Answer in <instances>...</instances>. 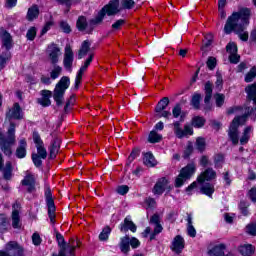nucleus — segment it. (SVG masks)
<instances>
[{
	"mask_svg": "<svg viewBox=\"0 0 256 256\" xmlns=\"http://www.w3.org/2000/svg\"><path fill=\"white\" fill-rule=\"evenodd\" d=\"M249 115H253L254 119H256V109L251 108L249 110L248 108V114H244L242 116H236L230 124V129H239V127H243V125L247 123V117H249Z\"/></svg>",
	"mask_w": 256,
	"mask_h": 256,
	"instance_id": "obj_8",
	"label": "nucleus"
},
{
	"mask_svg": "<svg viewBox=\"0 0 256 256\" xmlns=\"http://www.w3.org/2000/svg\"><path fill=\"white\" fill-rule=\"evenodd\" d=\"M129 244L132 249H139L141 247V241L136 237H129Z\"/></svg>",
	"mask_w": 256,
	"mask_h": 256,
	"instance_id": "obj_56",
	"label": "nucleus"
},
{
	"mask_svg": "<svg viewBox=\"0 0 256 256\" xmlns=\"http://www.w3.org/2000/svg\"><path fill=\"white\" fill-rule=\"evenodd\" d=\"M35 37H37V28L30 27L26 33V38L28 39V41H34Z\"/></svg>",
	"mask_w": 256,
	"mask_h": 256,
	"instance_id": "obj_50",
	"label": "nucleus"
},
{
	"mask_svg": "<svg viewBox=\"0 0 256 256\" xmlns=\"http://www.w3.org/2000/svg\"><path fill=\"white\" fill-rule=\"evenodd\" d=\"M7 227H9L7 217H5L3 214H0V233H5V231H7Z\"/></svg>",
	"mask_w": 256,
	"mask_h": 256,
	"instance_id": "obj_45",
	"label": "nucleus"
},
{
	"mask_svg": "<svg viewBox=\"0 0 256 256\" xmlns=\"http://www.w3.org/2000/svg\"><path fill=\"white\" fill-rule=\"evenodd\" d=\"M76 27L78 31H85L87 33V29L89 27L87 18H85V16H80L76 22Z\"/></svg>",
	"mask_w": 256,
	"mask_h": 256,
	"instance_id": "obj_37",
	"label": "nucleus"
},
{
	"mask_svg": "<svg viewBox=\"0 0 256 256\" xmlns=\"http://www.w3.org/2000/svg\"><path fill=\"white\" fill-rule=\"evenodd\" d=\"M109 235H111V227L106 226L102 229L101 233L99 234V240L107 241L109 239Z\"/></svg>",
	"mask_w": 256,
	"mask_h": 256,
	"instance_id": "obj_41",
	"label": "nucleus"
},
{
	"mask_svg": "<svg viewBox=\"0 0 256 256\" xmlns=\"http://www.w3.org/2000/svg\"><path fill=\"white\" fill-rule=\"evenodd\" d=\"M56 240L60 250L58 255L53 254V256H65V252L67 251V242H65V237H63L61 233L56 232Z\"/></svg>",
	"mask_w": 256,
	"mask_h": 256,
	"instance_id": "obj_24",
	"label": "nucleus"
},
{
	"mask_svg": "<svg viewBox=\"0 0 256 256\" xmlns=\"http://www.w3.org/2000/svg\"><path fill=\"white\" fill-rule=\"evenodd\" d=\"M41 159H43V158H41V156H39L35 153L32 154V161H33L35 167H41V165H43V161Z\"/></svg>",
	"mask_w": 256,
	"mask_h": 256,
	"instance_id": "obj_62",
	"label": "nucleus"
},
{
	"mask_svg": "<svg viewBox=\"0 0 256 256\" xmlns=\"http://www.w3.org/2000/svg\"><path fill=\"white\" fill-rule=\"evenodd\" d=\"M217 172L213 170V168H207L204 172H202L198 178V183H205V181H213V179H216Z\"/></svg>",
	"mask_w": 256,
	"mask_h": 256,
	"instance_id": "obj_17",
	"label": "nucleus"
},
{
	"mask_svg": "<svg viewBox=\"0 0 256 256\" xmlns=\"http://www.w3.org/2000/svg\"><path fill=\"white\" fill-rule=\"evenodd\" d=\"M37 154L41 157V159H47V149H45V145L36 146Z\"/></svg>",
	"mask_w": 256,
	"mask_h": 256,
	"instance_id": "obj_55",
	"label": "nucleus"
},
{
	"mask_svg": "<svg viewBox=\"0 0 256 256\" xmlns=\"http://www.w3.org/2000/svg\"><path fill=\"white\" fill-rule=\"evenodd\" d=\"M116 193H118V195H127V193H129V186L127 185L118 186L116 189Z\"/></svg>",
	"mask_w": 256,
	"mask_h": 256,
	"instance_id": "obj_63",
	"label": "nucleus"
},
{
	"mask_svg": "<svg viewBox=\"0 0 256 256\" xmlns=\"http://www.w3.org/2000/svg\"><path fill=\"white\" fill-rule=\"evenodd\" d=\"M63 68L61 66H54V69L50 72L51 79H57L61 75Z\"/></svg>",
	"mask_w": 256,
	"mask_h": 256,
	"instance_id": "obj_51",
	"label": "nucleus"
},
{
	"mask_svg": "<svg viewBox=\"0 0 256 256\" xmlns=\"http://www.w3.org/2000/svg\"><path fill=\"white\" fill-rule=\"evenodd\" d=\"M15 155L17 159H25L27 157V140L25 138L19 140Z\"/></svg>",
	"mask_w": 256,
	"mask_h": 256,
	"instance_id": "obj_20",
	"label": "nucleus"
},
{
	"mask_svg": "<svg viewBox=\"0 0 256 256\" xmlns=\"http://www.w3.org/2000/svg\"><path fill=\"white\" fill-rule=\"evenodd\" d=\"M5 251H7L10 256H23L24 249L19 243L15 241H10L5 246Z\"/></svg>",
	"mask_w": 256,
	"mask_h": 256,
	"instance_id": "obj_13",
	"label": "nucleus"
},
{
	"mask_svg": "<svg viewBox=\"0 0 256 256\" xmlns=\"http://www.w3.org/2000/svg\"><path fill=\"white\" fill-rule=\"evenodd\" d=\"M226 51H227V53H229V55H233V54L237 53V44H235L233 42L228 43L226 46Z\"/></svg>",
	"mask_w": 256,
	"mask_h": 256,
	"instance_id": "obj_60",
	"label": "nucleus"
},
{
	"mask_svg": "<svg viewBox=\"0 0 256 256\" xmlns=\"http://www.w3.org/2000/svg\"><path fill=\"white\" fill-rule=\"evenodd\" d=\"M47 53L52 65H57L59 57H61V48L57 44L52 43L48 46Z\"/></svg>",
	"mask_w": 256,
	"mask_h": 256,
	"instance_id": "obj_12",
	"label": "nucleus"
},
{
	"mask_svg": "<svg viewBox=\"0 0 256 256\" xmlns=\"http://www.w3.org/2000/svg\"><path fill=\"white\" fill-rule=\"evenodd\" d=\"M143 163L146 167H155V165H157V160H155L153 153L148 152L144 154Z\"/></svg>",
	"mask_w": 256,
	"mask_h": 256,
	"instance_id": "obj_33",
	"label": "nucleus"
},
{
	"mask_svg": "<svg viewBox=\"0 0 256 256\" xmlns=\"http://www.w3.org/2000/svg\"><path fill=\"white\" fill-rule=\"evenodd\" d=\"M245 91L247 93V99L253 101L254 105H256V82L248 85Z\"/></svg>",
	"mask_w": 256,
	"mask_h": 256,
	"instance_id": "obj_28",
	"label": "nucleus"
},
{
	"mask_svg": "<svg viewBox=\"0 0 256 256\" xmlns=\"http://www.w3.org/2000/svg\"><path fill=\"white\" fill-rule=\"evenodd\" d=\"M21 183L25 187H28L27 188L28 193H35V191H36V188H35V185H36L35 176H33L31 174L26 175Z\"/></svg>",
	"mask_w": 256,
	"mask_h": 256,
	"instance_id": "obj_21",
	"label": "nucleus"
},
{
	"mask_svg": "<svg viewBox=\"0 0 256 256\" xmlns=\"http://www.w3.org/2000/svg\"><path fill=\"white\" fill-rule=\"evenodd\" d=\"M204 38H205L206 41L202 45L201 49L203 51H207V47H211V45L213 43V34H211V33L205 34Z\"/></svg>",
	"mask_w": 256,
	"mask_h": 256,
	"instance_id": "obj_42",
	"label": "nucleus"
},
{
	"mask_svg": "<svg viewBox=\"0 0 256 256\" xmlns=\"http://www.w3.org/2000/svg\"><path fill=\"white\" fill-rule=\"evenodd\" d=\"M241 137V133L238 129H229L228 130V139L231 141L232 144L238 145L239 138Z\"/></svg>",
	"mask_w": 256,
	"mask_h": 256,
	"instance_id": "obj_30",
	"label": "nucleus"
},
{
	"mask_svg": "<svg viewBox=\"0 0 256 256\" xmlns=\"http://www.w3.org/2000/svg\"><path fill=\"white\" fill-rule=\"evenodd\" d=\"M41 98H38L37 102L39 105H42V107H49L51 105V97L53 96V92L50 90H42L41 91Z\"/></svg>",
	"mask_w": 256,
	"mask_h": 256,
	"instance_id": "obj_22",
	"label": "nucleus"
},
{
	"mask_svg": "<svg viewBox=\"0 0 256 256\" xmlns=\"http://www.w3.org/2000/svg\"><path fill=\"white\" fill-rule=\"evenodd\" d=\"M56 1L61 5H66V7H68L67 13L72 5H79V3H81V0H56Z\"/></svg>",
	"mask_w": 256,
	"mask_h": 256,
	"instance_id": "obj_47",
	"label": "nucleus"
},
{
	"mask_svg": "<svg viewBox=\"0 0 256 256\" xmlns=\"http://www.w3.org/2000/svg\"><path fill=\"white\" fill-rule=\"evenodd\" d=\"M121 6L119 5V0H110L107 5H105L101 11H103L104 15H108V17H113V15H117V13L121 12Z\"/></svg>",
	"mask_w": 256,
	"mask_h": 256,
	"instance_id": "obj_11",
	"label": "nucleus"
},
{
	"mask_svg": "<svg viewBox=\"0 0 256 256\" xmlns=\"http://www.w3.org/2000/svg\"><path fill=\"white\" fill-rule=\"evenodd\" d=\"M246 233L252 235L253 237L256 236V222L250 223L246 226Z\"/></svg>",
	"mask_w": 256,
	"mask_h": 256,
	"instance_id": "obj_58",
	"label": "nucleus"
},
{
	"mask_svg": "<svg viewBox=\"0 0 256 256\" xmlns=\"http://www.w3.org/2000/svg\"><path fill=\"white\" fill-rule=\"evenodd\" d=\"M39 17V7L37 5H33L28 9L26 19L28 21H35Z\"/></svg>",
	"mask_w": 256,
	"mask_h": 256,
	"instance_id": "obj_31",
	"label": "nucleus"
},
{
	"mask_svg": "<svg viewBox=\"0 0 256 256\" xmlns=\"http://www.w3.org/2000/svg\"><path fill=\"white\" fill-rule=\"evenodd\" d=\"M187 233L189 237L197 236V230L193 227V216L191 214H187Z\"/></svg>",
	"mask_w": 256,
	"mask_h": 256,
	"instance_id": "obj_32",
	"label": "nucleus"
},
{
	"mask_svg": "<svg viewBox=\"0 0 256 256\" xmlns=\"http://www.w3.org/2000/svg\"><path fill=\"white\" fill-rule=\"evenodd\" d=\"M215 85H216V89H218V91H221V89H223V76L219 72L216 73Z\"/></svg>",
	"mask_w": 256,
	"mask_h": 256,
	"instance_id": "obj_57",
	"label": "nucleus"
},
{
	"mask_svg": "<svg viewBox=\"0 0 256 256\" xmlns=\"http://www.w3.org/2000/svg\"><path fill=\"white\" fill-rule=\"evenodd\" d=\"M167 107H169V98L164 97L158 102L155 107L156 117H158L159 119H161V117H164V119H170L171 112L166 110Z\"/></svg>",
	"mask_w": 256,
	"mask_h": 256,
	"instance_id": "obj_7",
	"label": "nucleus"
},
{
	"mask_svg": "<svg viewBox=\"0 0 256 256\" xmlns=\"http://www.w3.org/2000/svg\"><path fill=\"white\" fill-rule=\"evenodd\" d=\"M33 141H34L36 147H41V146L45 145L43 143V140L41 139V136L37 132L33 133Z\"/></svg>",
	"mask_w": 256,
	"mask_h": 256,
	"instance_id": "obj_61",
	"label": "nucleus"
},
{
	"mask_svg": "<svg viewBox=\"0 0 256 256\" xmlns=\"http://www.w3.org/2000/svg\"><path fill=\"white\" fill-rule=\"evenodd\" d=\"M89 51H91V42H89V40H85L82 42V45L78 51V59H83V57H86Z\"/></svg>",
	"mask_w": 256,
	"mask_h": 256,
	"instance_id": "obj_29",
	"label": "nucleus"
},
{
	"mask_svg": "<svg viewBox=\"0 0 256 256\" xmlns=\"http://www.w3.org/2000/svg\"><path fill=\"white\" fill-rule=\"evenodd\" d=\"M250 19L251 9L249 8H242L238 12H233L226 21L224 33H226V35H231L233 32L241 31L242 27L249 25Z\"/></svg>",
	"mask_w": 256,
	"mask_h": 256,
	"instance_id": "obj_1",
	"label": "nucleus"
},
{
	"mask_svg": "<svg viewBox=\"0 0 256 256\" xmlns=\"http://www.w3.org/2000/svg\"><path fill=\"white\" fill-rule=\"evenodd\" d=\"M239 253H241L243 256H251L253 253H255V246L251 244H244L239 247Z\"/></svg>",
	"mask_w": 256,
	"mask_h": 256,
	"instance_id": "obj_34",
	"label": "nucleus"
},
{
	"mask_svg": "<svg viewBox=\"0 0 256 256\" xmlns=\"http://www.w3.org/2000/svg\"><path fill=\"white\" fill-rule=\"evenodd\" d=\"M9 60V53H2L0 55V71H2V69H5V65L7 64V61Z\"/></svg>",
	"mask_w": 256,
	"mask_h": 256,
	"instance_id": "obj_53",
	"label": "nucleus"
},
{
	"mask_svg": "<svg viewBox=\"0 0 256 256\" xmlns=\"http://www.w3.org/2000/svg\"><path fill=\"white\" fill-rule=\"evenodd\" d=\"M170 249L179 255L185 249V239L181 235H177L170 246Z\"/></svg>",
	"mask_w": 256,
	"mask_h": 256,
	"instance_id": "obj_15",
	"label": "nucleus"
},
{
	"mask_svg": "<svg viewBox=\"0 0 256 256\" xmlns=\"http://www.w3.org/2000/svg\"><path fill=\"white\" fill-rule=\"evenodd\" d=\"M248 197L253 203H256V187L249 190Z\"/></svg>",
	"mask_w": 256,
	"mask_h": 256,
	"instance_id": "obj_64",
	"label": "nucleus"
},
{
	"mask_svg": "<svg viewBox=\"0 0 256 256\" xmlns=\"http://www.w3.org/2000/svg\"><path fill=\"white\" fill-rule=\"evenodd\" d=\"M249 203L245 202V201H241L239 204V209L242 213V215H244L245 217H247V215H249Z\"/></svg>",
	"mask_w": 256,
	"mask_h": 256,
	"instance_id": "obj_52",
	"label": "nucleus"
},
{
	"mask_svg": "<svg viewBox=\"0 0 256 256\" xmlns=\"http://www.w3.org/2000/svg\"><path fill=\"white\" fill-rule=\"evenodd\" d=\"M12 119H23V113L21 112V106L19 103H14L13 107L6 113L5 125H9V129H15L17 123Z\"/></svg>",
	"mask_w": 256,
	"mask_h": 256,
	"instance_id": "obj_5",
	"label": "nucleus"
},
{
	"mask_svg": "<svg viewBox=\"0 0 256 256\" xmlns=\"http://www.w3.org/2000/svg\"><path fill=\"white\" fill-rule=\"evenodd\" d=\"M200 192L203 195H207V197H212L213 193H215V186L211 183H205L200 188Z\"/></svg>",
	"mask_w": 256,
	"mask_h": 256,
	"instance_id": "obj_35",
	"label": "nucleus"
},
{
	"mask_svg": "<svg viewBox=\"0 0 256 256\" xmlns=\"http://www.w3.org/2000/svg\"><path fill=\"white\" fill-rule=\"evenodd\" d=\"M205 125V118L201 116H195L192 118V127H195L196 129H201Z\"/></svg>",
	"mask_w": 256,
	"mask_h": 256,
	"instance_id": "obj_40",
	"label": "nucleus"
},
{
	"mask_svg": "<svg viewBox=\"0 0 256 256\" xmlns=\"http://www.w3.org/2000/svg\"><path fill=\"white\" fill-rule=\"evenodd\" d=\"M256 77V67L253 66L250 71L245 75V83H251Z\"/></svg>",
	"mask_w": 256,
	"mask_h": 256,
	"instance_id": "obj_43",
	"label": "nucleus"
},
{
	"mask_svg": "<svg viewBox=\"0 0 256 256\" xmlns=\"http://www.w3.org/2000/svg\"><path fill=\"white\" fill-rule=\"evenodd\" d=\"M191 105L194 107V109H199L201 105V94H194L191 100Z\"/></svg>",
	"mask_w": 256,
	"mask_h": 256,
	"instance_id": "obj_49",
	"label": "nucleus"
},
{
	"mask_svg": "<svg viewBox=\"0 0 256 256\" xmlns=\"http://www.w3.org/2000/svg\"><path fill=\"white\" fill-rule=\"evenodd\" d=\"M13 212H12V227L14 229H20L21 228V218L19 216V203H16L13 205Z\"/></svg>",
	"mask_w": 256,
	"mask_h": 256,
	"instance_id": "obj_23",
	"label": "nucleus"
},
{
	"mask_svg": "<svg viewBox=\"0 0 256 256\" xmlns=\"http://www.w3.org/2000/svg\"><path fill=\"white\" fill-rule=\"evenodd\" d=\"M226 250H227V246L225 244H218L212 247L208 251V255L209 256H233V254L230 252L225 254Z\"/></svg>",
	"mask_w": 256,
	"mask_h": 256,
	"instance_id": "obj_16",
	"label": "nucleus"
},
{
	"mask_svg": "<svg viewBox=\"0 0 256 256\" xmlns=\"http://www.w3.org/2000/svg\"><path fill=\"white\" fill-rule=\"evenodd\" d=\"M44 191L46 205L48 207V217L52 225H55V200H53V193L51 192V187H49V184H45Z\"/></svg>",
	"mask_w": 256,
	"mask_h": 256,
	"instance_id": "obj_4",
	"label": "nucleus"
},
{
	"mask_svg": "<svg viewBox=\"0 0 256 256\" xmlns=\"http://www.w3.org/2000/svg\"><path fill=\"white\" fill-rule=\"evenodd\" d=\"M235 33H236V35H238V37H239V39H241V41L249 40V33L245 32V26L242 27V30L236 31Z\"/></svg>",
	"mask_w": 256,
	"mask_h": 256,
	"instance_id": "obj_54",
	"label": "nucleus"
},
{
	"mask_svg": "<svg viewBox=\"0 0 256 256\" xmlns=\"http://www.w3.org/2000/svg\"><path fill=\"white\" fill-rule=\"evenodd\" d=\"M1 39L2 46H4L7 51L13 48V37H11V34L9 32L3 31L1 34Z\"/></svg>",
	"mask_w": 256,
	"mask_h": 256,
	"instance_id": "obj_27",
	"label": "nucleus"
},
{
	"mask_svg": "<svg viewBox=\"0 0 256 256\" xmlns=\"http://www.w3.org/2000/svg\"><path fill=\"white\" fill-rule=\"evenodd\" d=\"M175 135L178 139H187L188 137H191L193 135V130L191 129H176Z\"/></svg>",
	"mask_w": 256,
	"mask_h": 256,
	"instance_id": "obj_36",
	"label": "nucleus"
},
{
	"mask_svg": "<svg viewBox=\"0 0 256 256\" xmlns=\"http://www.w3.org/2000/svg\"><path fill=\"white\" fill-rule=\"evenodd\" d=\"M60 148H61V139H59V137H54L49 148L50 159H55V157H57V153H59Z\"/></svg>",
	"mask_w": 256,
	"mask_h": 256,
	"instance_id": "obj_26",
	"label": "nucleus"
},
{
	"mask_svg": "<svg viewBox=\"0 0 256 256\" xmlns=\"http://www.w3.org/2000/svg\"><path fill=\"white\" fill-rule=\"evenodd\" d=\"M195 173V164H188L186 167L182 168L180 174L175 180V187H183L185 181L191 179V176Z\"/></svg>",
	"mask_w": 256,
	"mask_h": 256,
	"instance_id": "obj_6",
	"label": "nucleus"
},
{
	"mask_svg": "<svg viewBox=\"0 0 256 256\" xmlns=\"http://www.w3.org/2000/svg\"><path fill=\"white\" fill-rule=\"evenodd\" d=\"M75 59V54L73 53V49L71 45L67 44L64 50V59H63V66L66 71H73V61Z\"/></svg>",
	"mask_w": 256,
	"mask_h": 256,
	"instance_id": "obj_10",
	"label": "nucleus"
},
{
	"mask_svg": "<svg viewBox=\"0 0 256 256\" xmlns=\"http://www.w3.org/2000/svg\"><path fill=\"white\" fill-rule=\"evenodd\" d=\"M104 19H105V13L100 10L98 12V15L89 21L87 33H93V29H95L97 25H101Z\"/></svg>",
	"mask_w": 256,
	"mask_h": 256,
	"instance_id": "obj_18",
	"label": "nucleus"
},
{
	"mask_svg": "<svg viewBox=\"0 0 256 256\" xmlns=\"http://www.w3.org/2000/svg\"><path fill=\"white\" fill-rule=\"evenodd\" d=\"M250 133V129L244 130L242 137H240V145H247L249 143V139L251 138Z\"/></svg>",
	"mask_w": 256,
	"mask_h": 256,
	"instance_id": "obj_48",
	"label": "nucleus"
},
{
	"mask_svg": "<svg viewBox=\"0 0 256 256\" xmlns=\"http://www.w3.org/2000/svg\"><path fill=\"white\" fill-rule=\"evenodd\" d=\"M181 113V104H176L172 109V115L174 119H178V117H180V121H183V115H181Z\"/></svg>",
	"mask_w": 256,
	"mask_h": 256,
	"instance_id": "obj_46",
	"label": "nucleus"
},
{
	"mask_svg": "<svg viewBox=\"0 0 256 256\" xmlns=\"http://www.w3.org/2000/svg\"><path fill=\"white\" fill-rule=\"evenodd\" d=\"M119 229L121 233H127V231H131L132 233H135L137 231V225L133 223V221L131 220V216H127L124 219V223L120 224Z\"/></svg>",
	"mask_w": 256,
	"mask_h": 256,
	"instance_id": "obj_19",
	"label": "nucleus"
},
{
	"mask_svg": "<svg viewBox=\"0 0 256 256\" xmlns=\"http://www.w3.org/2000/svg\"><path fill=\"white\" fill-rule=\"evenodd\" d=\"M206 65L208 69H210V71H213V69L217 67V59L215 57H209L206 62Z\"/></svg>",
	"mask_w": 256,
	"mask_h": 256,
	"instance_id": "obj_59",
	"label": "nucleus"
},
{
	"mask_svg": "<svg viewBox=\"0 0 256 256\" xmlns=\"http://www.w3.org/2000/svg\"><path fill=\"white\" fill-rule=\"evenodd\" d=\"M173 189V186L169 185V180L167 178L163 177L160 178L156 184L154 185L152 189V193L154 195H163L165 191H171Z\"/></svg>",
	"mask_w": 256,
	"mask_h": 256,
	"instance_id": "obj_9",
	"label": "nucleus"
},
{
	"mask_svg": "<svg viewBox=\"0 0 256 256\" xmlns=\"http://www.w3.org/2000/svg\"><path fill=\"white\" fill-rule=\"evenodd\" d=\"M79 247V241L74 240V238H71L69 240V243L66 244V251H68L70 256H75V249Z\"/></svg>",
	"mask_w": 256,
	"mask_h": 256,
	"instance_id": "obj_38",
	"label": "nucleus"
},
{
	"mask_svg": "<svg viewBox=\"0 0 256 256\" xmlns=\"http://www.w3.org/2000/svg\"><path fill=\"white\" fill-rule=\"evenodd\" d=\"M118 247L124 255H128L129 251H131V246L129 244V235H125L120 238V242L118 243Z\"/></svg>",
	"mask_w": 256,
	"mask_h": 256,
	"instance_id": "obj_25",
	"label": "nucleus"
},
{
	"mask_svg": "<svg viewBox=\"0 0 256 256\" xmlns=\"http://www.w3.org/2000/svg\"><path fill=\"white\" fill-rule=\"evenodd\" d=\"M16 143L15 129H9L7 134L0 133V149L4 155H13V145Z\"/></svg>",
	"mask_w": 256,
	"mask_h": 256,
	"instance_id": "obj_2",
	"label": "nucleus"
},
{
	"mask_svg": "<svg viewBox=\"0 0 256 256\" xmlns=\"http://www.w3.org/2000/svg\"><path fill=\"white\" fill-rule=\"evenodd\" d=\"M205 147H207V143L205 142V138L198 137L196 139V149H198V151H200V153H203V151H205Z\"/></svg>",
	"mask_w": 256,
	"mask_h": 256,
	"instance_id": "obj_44",
	"label": "nucleus"
},
{
	"mask_svg": "<svg viewBox=\"0 0 256 256\" xmlns=\"http://www.w3.org/2000/svg\"><path fill=\"white\" fill-rule=\"evenodd\" d=\"M3 165V154L0 153V171H3V177L6 181H11V177H13V165L11 164V162H6L4 169Z\"/></svg>",
	"mask_w": 256,
	"mask_h": 256,
	"instance_id": "obj_14",
	"label": "nucleus"
},
{
	"mask_svg": "<svg viewBox=\"0 0 256 256\" xmlns=\"http://www.w3.org/2000/svg\"><path fill=\"white\" fill-rule=\"evenodd\" d=\"M161 139H163V136H161L159 133H157V131L152 130L149 133V136H148L149 143H159L161 141Z\"/></svg>",
	"mask_w": 256,
	"mask_h": 256,
	"instance_id": "obj_39",
	"label": "nucleus"
},
{
	"mask_svg": "<svg viewBox=\"0 0 256 256\" xmlns=\"http://www.w3.org/2000/svg\"><path fill=\"white\" fill-rule=\"evenodd\" d=\"M69 85H71V80L67 76H63L56 84L53 98L58 107L63 105V97L65 95V91L69 89Z\"/></svg>",
	"mask_w": 256,
	"mask_h": 256,
	"instance_id": "obj_3",
	"label": "nucleus"
}]
</instances>
